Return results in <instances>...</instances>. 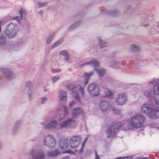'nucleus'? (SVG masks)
I'll list each match as a JSON object with an SVG mask.
<instances>
[{
    "label": "nucleus",
    "mask_w": 159,
    "mask_h": 159,
    "mask_svg": "<svg viewBox=\"0 0 159 159\" xmlns=\"http://www.w3.org/2000/svg\"><path fill=\"white\" fill-rule=\"evenodd\" d=\"M144 120V116L141 114L133 116L127 121L128 129L131 130L140 127L143 125Z\"/></svg>",
    "instance_id": "obj_1"
},
{
    "label": "nucleus",
    "mask_w": 159,
    "mask_h": 159,
    "mask_svg": "<svg viewBox=\"0 0 159 159\" xmlns=\"http://www.w3.org/2000/svg\"><path fill=\"white\" fill-rule=\"evenodd\" d=\"M18 30L17 24L12 22H9L5 26L3 33L9 39L15 38Z\"/></svg>",
    "instance_id": "obj_2"
},
{
    "label": "nucleus",
    "mask_w": 159,
    "mask_h": 159,
    "mask_svg": "<svg viewBox=\"0 0 159 159\" xmlns=\"http://www.w3.org/2000/svg\"><path fill=\"white\" fill-rule=\"evenodd\" d=\"M122 126L121 123L119 122H113L111 125L108 127L107 129V137L111 138L114 136L116 134L115 130L119 129Z\"/></svg>",
    "instance_id": "obj_3"
},
{
    "label": "nucleus",
    "mask_w": 159,
    "mask_h": 159,
    "mask_svg": "<svg viewBox=\"0 0 159 159\" xmlns=\"http://www.w3.org/2000/svg\"><path fill=\"white\" fill-rule=\"evenodd\" d=\"M88 64L91 65L95 67L94 70L96 72L99 76H102L105 74L106 72L104 69L101 68H96L99 66V62L97 60L92 59L90 61L84 64V65Z\"/></svg>",
    "instance_id": "obj_4"
},
{
    "label": "nucleus",
    "mask_w": 159,
    "mask_h": 159,
    "mask_svg": "<svg viewBox=\"0 0 159 159\" xmlns=\"http://www.w3.org/2000/svg\"><path fill=\"white\" fill-rule=\"evenodd\" d=\"M127 100V97L124 93L118 94L115 99V102L118 105H123L125 104Z\"/></svg>",
    "instance_id": "obj_5"
},
{
    "label": "nucleus",
    "mask_w": 159,
    "mask_h": 159,
    "mask_svg": "<svg viewBox=\"0 0 159 159\" xmlns=\"http://www.w3.org/2000/svg\"><path fill=\"white\" fill-rule=\"evenodd\" d=\"M77 124L76 121L72 118H69L61 122L60 124V126L61 128H64L67 127H70L71 128H74Z\"/></svg>",
    "instance_id": "obj_6"
},
{
    "label": "nucleus",
    "mask_w": 159,
    "mask_h": 159,
    "mask_svg": "<svg viewBox=\"0 0 159 159\" xmlns=\"http://www.w3.org/2000/svg\"><path fill=\"white\" fill-rule=\"evenodd\" d=\"M88 90L92 96H97L99 94L98 87L95 84H89L88 87Z\"/></svg>",
    "instance_id": "obj_7"
},
{
    "label": "nucleus",
    "mask_w": 159,
    "mask_h": 159,
    "mask_svg": "<svg viewBox=\"0 0 159 159\" xmlns=\"http://www.w3.org/2000/svg\"><path fill=\"white\" fill-rule=\"evenodd\" d=\"M69 141L66 138H64L61 139L59 142V144L60 148L62 150L65 151H63V153H71L70 150H66L68 149L69 146Z\"/></svg>",
    "instance_id": "obj_8"
},
{
    "label": "nucleus",
    "mask_w": 159,
    "mask_h": 159,
    "mask_svg": "<svg viewBox=\"0 0 159 159\" xmlns=\"http://www.w3.org/2000/svg\"><path fill=\"white\" fill-rule=\"evenodd\" d=\"M43 142L45 145L50 147L54 146L55 144V140L52 135L46 136L44 138Z\"/></svg>",
    "instance_id": "obj_9"
},
{
    "label": "nucleus",
    "mask_w": 159,
    "mask_h": 159,
    "mask_svg": "<svg viewBox=\"0 0 159 159\" xmlns=\"http://www.w3.org/2000/svg\"><path fill=\"white\" fill-rule=\"evenodd\" d=\"M81 139L79 136H74L71 137L70 140V147L72 148H76L80 144Z\"/></svg>",
    "instance_id": "obj_10"
},
{
    "label": "nucleus",
    "mask_w": 159,
    "mask_h": 159,
    "mask_svg": "<svg viewBox=\"0 0 159 159\" xmlns=\"http://www.w3.org/2000/svg\"><path fill=\"white\" fill-rule=\"evenodd\" d=\"M59 55L64 57V60L66 63L68 64L71 62L70 54L67 50H63L60 51L59 53Z\"/></svg>",
    "instance_id": "obj_11"
},
{
    "label": "nucleus",
    "mask_w": 159,
    "mask_h": 159,
    "mask_svg": "<svg viewBox=\"0 0 159 159\" xmlns=\"http://www.w3.org/2000/svg\"><path fill=\"white\" fill-rule=\"evenodd\" d=\"M74 97L75 99L79 101L81 97H83L84 94V88L80 86L78 89L75 92H74Z\"/></svg>",
    "instance_id": "obj_12"
},
{
    "label": "nucleus",
    "mask_w": 159,
    "mask_h": 159,
    "mask_svg": "<svg viewBox=\"0 0 159 159\" xmlns=\"http://www.w3.org/2000/svg\"><path fill=\"white\" fill-rule=\"evenodd\" d=\"M152 109V105L150 104L146 103L142 105L140 110L143 113L146 114L149 116Z\"/></svg>",
    "instance_id": "obj_13"
},
{
    "label": "nucleus",
    "mask_w": 159,
    "mask_h": 159,
    "mask_svg": "<svg viewBox=\"0 0 159 159\" xmlns=\"http://www.w3.org/2000/svg\"><path fill=\"white\" fill-rule=\"evenodd\" d=\"M59 98L60 102L62 104H66L67 101V92L63 90H60L59 93Z\"/></svg>",
    "instance_id": "obj_14"
},
{
    "label": "nucleus",
    "mask_w": 159,
    "mask_h": 159,
    "mask_svg": "<svg viewBox=\"0 0 159 159\" xmlns=\"http://www.w3.org/2000/svg\"><path fill=\"white\" fill-rule=\"evenodd\" d=\"M42 125H45V127L48 129H53L56 128L58 125V123L57 121L53 120L47 124L45 125V122H43L41 123Z\"/></svg>",
    "instance_id": "obj_15"
},
{
    "label": "nucleus",
    "mask_w": 159,
    "mask_h": 159,
    "mask_svg": "<svg viewBox=\"0 0 159 159\" xmlns=\"http://www.w3.org/2000/svg\"><path fill=\"white\" fill-rule=\"evenodd\" d=\"M109 108V102L108 101L104 100L101 102L99 108L102 112L106 111Z\"/></svg>",
    "instance_id": "obj_16"
},
{
    "label": "nucleus",
    "mask_w": 159,
    "mask_h": 159,
    "mask_svg": "<svg viewBox=\"0 0 159 159\" xmlns=\"http://www.w3.org/2000/svg\"><path fill=\"white\" fill-rule=\"evenodd\" d=\"M2 71L4 76L9 80L11 79L14 77L13 74L7 69L3 68Z\"/></svg>",
    "instance_id": "obj_17"
},
{
    "label": "nucleus",
    "mask_w": 159,
    "mask_h": 159,
    "mask_svg": "<svg viewBox=\"0 0 159 159\" xmlns=\"http://www.w3.org/2000/svg\"><path fill=\"white\" fill-rule=\"evenodd\" d=\"M149 117L153 119L159 118V110L157 109H152L149 116Z\"/></svg>",
    "instance_id": "obj_18"
},
{
    "label": "nucleus",
    "mask_w": 159,
    "mask_h": 159,
    "mask_svg": "<svg viewBox=\"0 0 159 159\" xmlns=\"http://www.w3.org/2000/svg\"><path fill=\"white\" fill-rule=\"evenodd\" d=\"M97 41L98 46L99 48L101 49L104 48L108 46L107 43L104 42L101 38H98Z\"/></svg>",
    "instance_id": "obj_19"
},
{
    "label": "nucleus",
    "mask_w": 159,
    "mask_h": 159,
    "mask_svg": "<svg viewBox=\"0 0 159 159\" xmlns=\"http://www.w3.org/2000/svg\"><path fill=\"white\" fill-rule=\"evenodd\" d=\"M18 12L21 20H23L25 19V16L26 14V11L25 9L22 7H20L18 10Z\"/></svg>",
    "instance_id": "obj_20"
},
{
    "label": "nucleus",
    "mask_w": 159,
    "mask_h": 159,
    "mask_svg": "<svg viewBox=\"0 0 159 159\" xmlns=\"http://www.w3.org/2000/svg\"><path fill=\"white\" fill-rule=\"evenodd\" d=\"M93 72H91L89 73H84V75L83 76V78L84 80V85H86L88 84L89 82V80L90 77L93 75Z\"/></svg>",
    "instance_id": "obj_21"
},
{
    "label": "nucleus",
    "mask_w": 159,
    "mask_h": 159,
    "mask_svg": "<svg viewBox=\"0 0 159 159\" xmlns=\"http://www.w3.org/2000/svg\"><path fill=\"white\" fill-rule=\"evenodd\" d=\"M82 23V21L81 20H78L74 23L69 27V30H74L79 26Z\"/></svg>",
    "instance_id": "obj_22"
},
{
    "label": "nucleus",
    "mask_w": 159,
    "mask_h": 159,
    "mask_svg": "<svg viewBox=\"0 0 159 159\" xmlns=\"http://www.w3.org/2000/svg\"><path fill=\"white\" fill-rule=\"evenodd\" d=\"M129 48L131 51L134 52H137L140 50V48L135 44H132L129 47Z\"/></svg>",
    "instance_id": "obj_23"
},
{
    "label": "nucleus",
    "mask_w": 159,
    "mask_h": 159,
    "mask_svg": "<svg viewBox=\"0 0 159 159\" xmlns=\"http://www.w3.org/2000/svg\"><path fill=\"white\" fill-rule=\"evenodd\" d=\"M55 35L54 32L51 33L47 37L46 40V43L47 44H49L52 41Z\"/></svg>",
    "instance_id": "obj_24"
},
{
    "label": "nucleus",
    "mask_w": 159,
    "mask_h": 159,
    "mask_svg": "<svg viewBox=\"0 0 159 159\" xmlns=\"http://www.w3.org/2000/svg\"><path fill=\"white\" fill-rule=\"evenodd\" d=\"M63 40V38H61L52 44L51 45L50 47V48L51 49H53L56 47H57L59 46L60 44H61Z\"/></svg>",
    "instance_id": "obj_25"
},
{
    "label": "nucleus",
    "mask_w": 159,
    "mask_h": 159,
    "mask_svg": "<svg viewBox=\"0 0 159 159\" xmlns=\"http://www.w3.org/2000/svg\"><path fill=\"white\" fill-rule=\"evenodd\" d=\"M82 112V110L81 109L79 108H75L71 111V112L72 114L75 116H78Z\"/></svg>",
    "instance_id": "obj_26"
},
{
    "label": "nucleus",
    "mask_w": 159,
    "mask_h": 159,
    "mask_svg": "<svg viewBox=\"0 0 159 159\" xmlns=\"http://www.w3.org/2000/svg\"><path fill=\"white\" fill-rule=\"evenodd\" d=\"M10 19L12 20H15L19 24L21 23V20L20 18V17L16 15H13L10 17Z\"/></svg>",
    "instance_id": "obj_27"
},
{
    "label": "nucleus",
    "mask_w": 159,
    "mask_h": 159,
    "mask_svg": "<svg viewBox=\"0 0 159 159\" xmlns=\"http://www.w3.org/2000/svg\"><path fill=\"white\" fill-rule=\"evenodd\" d=\"M153 90L155 94L159 95V83L154 85Z\"/></svg>",
    "instance_id": "obj_28"
},
{
    "label": "nucleus",
    "mask_w": 159,
    "mask_h": 159,
    "mask_svg": "<svg viewBox=\"0 0 159 159\" xmlns=\"http://www.w3.org/2000/svg\"><path fill=\"white\" fill-rule=\"evenodd\" d=\"M120 64V62L116 60H113L111 63V66L114 68H118Z\"/></svg>",
    "instance_id": "obj_29"
},
{
    "label": "nucleus",
    "mask_w": 159,
    "mask_h": 159,
    "mask_svg": "<svg viewBox=\"0 0 159 159\" xmlns=\"http://www.w3.org/2000/svg\"><path fill=\"white\" fill-rule=\"evenodd\" d=\"M66 86L67 88L71 90L74 89L76 88L75 84L73 83H68L67 84Z\"/></svg>",
    "instance_id": "obj_30"
},
{
    "label": "nucleus",
    "mask_w": 159,
    "mask_h": 159,
    "mask_svg": "<svg viewBox=\"0 0 159 159\" xmlns=\"http://www.w3.org/2000/svg\"><path fill=\"white\" fill-rule=\"evenodd\" d=\"M87 138H86L85 139L84 141L82 143L81 145V149L79 151V153L80 154L82 152L83 150L84 147V146H85V143L87 141Z\"/></svg>",
    "instance_id": "obj_31"
},
{
    "label": "nucleus",
    "mask_w": 159,
    "mask_h": 159,
    "mask_svg": "<svg viewBox=\"0 0 159 159\" xmlns=\"http://www.w3.org/2000/svg\"><path fill=\"white\" fill-rule=\"evenodd\" d=\"M60 78L59 76H53L52 78V83H54L58 81Z\"/></svg>",
    "instance_id": "obj_32"
},
{
    "label": "nucleus",
    "mask_w": 159,
    "mask_h": 159,
    "mask_svg": "<svg viewBox=\"0 0 159 159\" xmlns=\"http://www.w3.org/2000/svg\"><path fill=\"white\" fill-rule=\"evenodd\" d=\"M43 157V153L41 152L40 153H37L36 156L33 157L34 159H42Z\"/></svg>",
    "instance_id": "obj_33"
},
{
    "label": "nucleus",
    "mask_w": 159,
    "mask_h": 159,
    "mask_svg": "<svg viewBox=\"0 0 159 159\" xmlns=\"http://www.w3.org/2000/svg\"><path fill=\"white\" fill-rule=\"evenodd\" d=\"M6 42V38L4 36L0 37V46L4 45Z\"/></svg>",
    "instance_id": "obj_34"
},
{
    "label": "nucleus",
    "mask_w": 159,
    "mask_h": 159,
    "mask_svg": "<svg viewBox=\"0 0 159 159\" xmlns=\"http://www.w3.org/2000/svg\"><path fill=\"white\" fill-rule=\"evenodd\" d=\"M105 96L107 97H110L113 94V93L108 89H106L105 90Z\"/></svg>",
    "instance_id": "obj_35"
},
{
    "label": "nucleus",
    "mask_w": 159,
    "mask_h": 159,
    "mask_svg": "<svg viewBox=\"0 0 159 159\" xmlns=\"http://www.w3.org/2000/svg\"><path fill=\"white\" fill-rule=\"evenodd\" d=\"M47 3L45 2H38L37 3V4L39 7H41L46 6Z\"/></svg>",
    "instance_id": "obj_36"
},
{
    "label": "nucleus",
    "mask_w": 159,
    "mask_h": 159,
    "mask_svg": "<svg viewBox=\"0 0 159 159\" xmlns=\"http://www.w3.org/2000/svg\"><path fill=\"white\" fill-rule=\"evenodd\" d=\"M48 100V98L46 97H43L40 98V102L42 104H44Z\"/></svg>",
    "instance_id": "obj_37"
},
{
    "label": "nucleus",
    "mask_w": 159,
    "mask_h": 159,
    "mask_svg": "<svg viewBox=\"0 0 159 159\" xmlns=\"http://www.w3.org/2000/svg\"><path fill=\"white\" fill-rule=\"evenodd\" d=\"M157 81L158 80L157 79L153 78L149 82V83L150 84L155 85L156 84H156Z\"/></svg>",
    "instance_id": "obj_38"
},
{
    "label": "nucleus",
    "mask_w": 159,
    "mask_h": 159,
    "mask_svg": "<svg viewBox=\"0 0 159 159\" xmlns=\"http://www.w3.org/2000/svg\"><path fill=\"white\" fill-rule=\"evenodd\" d=\"M61 71V70L60 69H51V72L53 73H59Z\"/></svg>",
    "instance_id": "obj_39"
},
{
    "label": "nucleus",
    "mask_w": 159,
    "mask_h": 159,
    "mask_svg": "<svg viewBox=\"0 0 159 159\" xmlns=\"http://www.w3.org/2000/svg\"><path fill=\"white\" fill-rule=\"evenodd\" d=\"M110 110L112 111L114 113L116 114H118L120 113V111L117 109L111 108H110Z\"/></svg>",
    "instance_id": "obj_40"
},
{
    "label": "nucleus",
    "mask_w": 159,
    "mask_h": 159,
    "mask_svg": "<svg viewBox=\"0 0 159 159\" xmlns=\"http://www.w3.org/2000/svg\"><path fill=\"white\" fill-rule=\"evenodd\" d=\"M144 96L147 97H148L150 95V92L148 90H145L143 91Z\"/></svg>",
    "instance_id": "obj_41"
},
{
    "label": "nucleus",
    "mask_w": 159,
    "mask_h": 159,
    "mask_svg": "<svg viewBox=\"0 0 159 159\" xmlns=\"http://www.w3.org/2000/svg\"><path fill=\"white\" fill-rule=\"evenodd\" d=\"M59 153V152L57 151H56L55 152H51L49 153V155L50 156H55L58 154Z\"/></svg>",
    "instance_id": "obj_42"
},
{
    "label": "nucleus",
    "mask_w": 159,
    "mask_h": 159,
    "mask_svg": "<svg viewBox=\"0 0 159 159\" xmlns=\"http://www.w3.org/2000/svg\"><path fill=\"white\" fill-rule=\"evenodd\" d=\"M21 124V122L20 121H16L14 125V127H17Z\"/></svg>",
    "instance_id": "obj_43"
},
{
    "label": "nucleus",
    "mask_w": 159,
    "mask_h": 159,
    "mask_svg": "<svg viewBox=\"0 0 159 159\" xmlns=\"http://www.w3.org/2000/svg\"><path fill=\"white\" fill-rule=\"evenodd\" d=\"M76 104V102L75 101H73L71 102L69 104V107L70 108L72 107L75 106Z\"/></svg>",
    "instance_id": "obj_44"
},
{
    "label": "nucleus",
    "mask_w": 159,
    "mask_h": 159,
    "mask_svg": "<svg viewBox=\"0 0 159 159\" xmlns=\"http://www.w3.org/2000/svg\"><path fill=\"white\" fill-rule=\"evenodd\" d=\"M95 158L94 159H100L99 156H98L96 152H95Z\"/></svg>",
    "instance_id": "obj_45"
},
{
    "label": "nucleus",
    "mask_w": 159,
    "mask_h": 159,
    "mask_svg": "<svg viewBox=\"0 0 159 159\" xmlns=\"http://www.w3.org/2000/svg\"><path fill=\"white\" fill-rule=\"evenodd\" d=\"M31 84V81H27L26 83V85L27 86H29Z\"/></svg>",
    "instance_id": "obj_46"
},
{
    "label": "nucleus",
    "mask_w": 159,
    "mask_h": 159,
    "mask_svg": "<svg viewBox=\"0 0 159 159\" xmlns=\"http://www.w3.org/2000/svg\"><path fill=\"white\" fill-rule=\"evenodd\" d=\"M2 24V22L1 21H0V32H1L2 31V27H1Z\"/></svg>",
    "instance_id": "obj_47"
},
{
    "label": "nucleus",
    "mask_w": 159,
    "mask_h": 159,
    "mask_svg": "<svg viewBox=\"0 0 159 159\" xmlns=\"http://www.w3.org/2000/svg\"><path fill=\"white\" fill-rule=\"evenodd\" d=\"M62 110H63V111H65V112H66V111H67V109H66V108L65 107H64V108H63Z\"/></svg>",
    "instance_id": "obj_48"
},
{
    "label": "nucleus",
    "mask_w": 159,
    "mask_h": 159,
    "mask_svg": "<svg viewBox=\"0 0 159 159\" xmlns=\"http://www.w3.org/2000/svg\"><path fill=\"white\" fill-rule=\"evenodd\" d=\"M38 13L40 15H42L43 13V12L42 11H39L38 12Z\"/></svg>",
    "instance_id": "obj_49"
},
{
    "label": "nucleus",
    "mask_w": 159,
    "mask_h": 159,
    "mask_svg": "<svg viewBox=\"0 0 159 159\" xmlns=\"http://www.w3.org/2000/svg\"><path fill=\"white\" fill-rule=\"evenodd\" d=\"M48 90V89L44 88L43 89V91L44 92H46Z\"/></svg>",
    "instance_id": "obj_50"
},
{
    "label": "nucleus",
    "mask_w": 159,
    "mask_h": 159,
    "mask_svg": "<svg viewBox=\"0 0 159 159\" xmlns=\"http://www.w3.org/2000/svg\"><path fill=\"white\" fill-rule=\"evenodd\" d=\"M31 92V90H29L28 91V94L29 95H30V92Z\"/></svg>",
    "instance_id": "obj_51"
},
{
    "label": "nucleus",
    "mask_w": 159,
    "mask_h": 159,
    "mask_svg": "<svg viewBox=\"0 0 159 159\" xmlns=\"http://www.w3.org/2000/svg\"><path fill=\"white\" fill-rule=\"evenodd\" d=\"M156 104L157 105H159V101H156Z\"/></svg>",
    "instance_id": "obj_52"
},
{
    "label": "nucleus",
    "mask_w": 159,
    "mask_h": 159,
    "mask_svg": "<svg viewBox=\"0 0 159 159\" xmlns=\"http://www.w3.org/2000/svg\"><path fill=\"white\" fill-rule=\"evenodd\" d=\"M63 159H70L69 158L67 157H64Z\"/></svg>",
    "instance_id": "obj_53"
},
{
    "label": "nucleus",
    "mask_w": 159,
    "mask_h": 159,
    "mask_svg": "<svg viewBox=\"0 0 159 159\" xmlns=\"http://www.w3.org/2000/svg\"><path fill=\"white\" fill-rule=\"evenodd\" d=\"M148 24H145L144 25V26H148Z\"/></svg>",
    "instance_id": "obj_54"
}]
</instances>
